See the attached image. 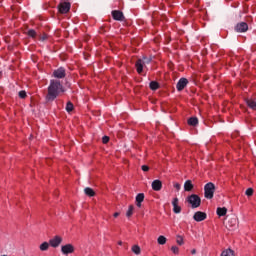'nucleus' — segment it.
I'll return each instance as SVG.
<instances>
[{
	"instance_id": "f257e3e1",
	"label": "nucleus",
	"mask_w": 256,
	"mask_h": 256,
	"mask_svg": "<svg viewBox=\"0 0 256 256\" xmlns=\"http://www.w3.org/2000/svg\"><path fill=\"white\" fill-rule=\"evenodd\" d=\"M63 84L59 80H51L50 85L48 86V93L46 95L47 103H51L59 97V93H63Z\"/></svg>"
},
{
	"instance_id": "f03ea898",
	"label": "nucleus",
	"mask_w": 256,
	"mask_h": 256,
	"mask_svg": "<svg viewBox=\"0 0 256 256\" xmlns=\"http://www.w3.org/2000/svg\"><path fill=\"white\" fill-rule=\"evenodd\" d=\"M187 203L191 205L192 209H197V207H201V197L197 194H192L186 198Z\"/></svg>"
},
{
	"instance_id": "7ed1b4c3",
	"label": "nucleus",
	"mask_w": 256,
	"mask_h": 256,
	"mask_svg": "<svg viewBox=\"0 0 256 256\" xmlns=\"http://www.w3.org/2000/svg\"><path fill=\"white\" fill-rule=\"evenodd\" d=\"M215 195V184L209 182L204 186V196L206 199H213Z\"/></svg>"
},
{
	"instance_id": "20e7f679",
	"label": "nucleus",
	"mask_w": 256,
	"mask_h": 256,
	"mask_svg": "<svg viewBox=\"0 0 256 256\" xmlns=\"http://www.w3.org/2000/svg\"><path fill=\"white\" fill-rule=\"evenodd\" d=\"M59 13L65 14L71 11V3L69 2H62L58 5Z\"/></svg>"
},
{
	"instance_id": "39448f33",
	"label": "nucleus",
	"mask_w": 256,
	"mask_h": 256,
	"mask_svg": "<svg viewBox=\"0 0 256 256\" xmlns=\"http://www.w3.org/2000/svg\"><path fill=\"white\" fill-rule=\"evenodd\" d=\"M63 243V238L61 236H54L52 239L49 240V245L52 246L54 249H57Z\"/></svg>"
},
{
	"instance_id": "423d86ee",
	"label": "nucleus",
	"mask_w": 256,
	"mask_h": 256,
	"mask_svg": "<svg viewBox=\"0 0 256 256\" xmlns=\"http://www.w3.org/2000/svg\"><path fill=\"white\" fill-rule=\"evenodd\" d=\"M249 30V25L246 22H240L235 26L237 33H245Z\"/></svg>"
},
{
	"instance_id": "0eeeda50",
	"label": "nucleus",
	"mask_w": 256,
	"mask_h": 256,
	"mask_svg": "<svg viewBox=\"0 0 256 256\" xmlns=\"http://www.w3.org/2000/svg\"><path fill=\"white\" fill-rule=\"evenodd\" d=\"M189 84V80L187 78H180L179 81L176 84L177 91H183Z\"/></svg>"
},
{
	"instance_id": "6e6552de",
	"label": "nucleus",
	"mask_w": 256,
	"mask_h": 256,
	"mask_svg": "<svg viewBox=\"0 0 256 256\" xmlns=\"http://www.w3.org/2000/svg\"><path fill=\"white\" fill-rule=\"evenodd\" d=\"M53 75L54 77H56V79H65L67 73L65 71V68L60 67L53 72Z\"/></svg>"
},
{
	"instance_id": "1a4fd4ad",
	"label": "nucleus",
	"mask_w": 256,
	"mask_h": 256,
	"mask_svg": "<svg viewBox=\"0 0 256 256\" xmlns=\"http://www.w3.org/2000/svg\"><path fill=\"white\" fill-rule=\"evenodd\" d=\"M61 252L63 253V255H69L75 252V247H73L72 244H66L61 247Z\"/></svg>"
},
{
	"instance_id": "9d476101",
	"label": "nucleus",
	"mask_w": 256,
	"mask_h": 256,
	"mask_svg": "<svg viewBox=\"0 0 256 256\" xmlns=\"http://www.w3.org/2000/svg\"><path fill=\"white\" fill-rule=\"evenodd\" d=\"M112 17L114 21H125V15H123L121 10H113Z\"/></svg>"
},
{
	"instance_id": "9b49d317",
	"label": "nucleus",
	"mask_w": 256,
	"mask_h": 256,
	"mask_svg": "<svg viewBox=\"0 0 256 256\" xmlns=\"http://www.w3.org/2000/svg\"><path fill=\"white\" fill-rule=\"evenodd\" d=\"M193 219L198 223H200L201 221H205V219H207V213L198 211L194 214Z\"/></svg>"
},
{
	"instance_id": "f8f14e48",
	"label": "nucleus",
	"mask_w": 256,
	"mask_h": 256,
	"mask_svg": "<svg viewBox=\"0 0 256 256\" xmlns=\"http://www.w3.org/2000/svg\"><path fill=\"white\" fill-rule=\"evenodd\" d=\"M145 65V62H143L142 59H138L135 63V67H136V71L137 73H139V75H141V73H143V67Z\"/></svg>"
},
{
	"instance_id": "ddd939ff",
	"label": "nucleus",
	"mask_w": 256,
	"mask_h": 256,
	"mask_svg": "<svg viewBox=\"0 0 256 256\" xmlns=\"http://www.w3.org/2000/svg\"><path fill=\"white\" fill-rule=\"evenodd\" d=\"M152 189L153 191H161L163 189V182L161 180H154L152 182Z\"/></svg>"
},
{
	"instance_id": "4468645a",
	"label": "nucleus",
	"mask_w": 256,
	"mask_h": 256,
	"mask_svg": "<svg viewBox=\"0 0 256 256\" xmlns=\"http://www.w3.org/2000/svg\"><path fill=\"white\" fill-rule=\"evenodd\" d=\"M172 205L174 213H181V206H179V198H174L172 201Z\"/></svg>"
},
{
	"instance_id": "2eb2a0df",
	"label": "nucleus",
	"mask_w": 256,
	"mask_h": 256,
	"mask_svg": "<svg viewBox=\"0 0 256 256\" xmlns=\"http://www.w3.org/2000/svg\"><path fill=\"white\" fill-rule=\"evenodd\" d=\"M143 201H145V194L144 193H139L136 196V206L141 207V203H143Z\"/></svg>"
},
{
	"instance_id": "dca6fc26",
	"label": "nucleus",
	"mask_w": 256,
	"mask_h": 256,
	"mask_svg": "<svg viewBox=\"0 0 256 256\" xmlns=\"http://www.w3.org/2000/svg\"><path fill=\"white\" fill-rule=\"evenodd\" d=\"M193 182L191 180H187L185 183H184V191H193Z\"/></svg>"
},
{
	"instance_id": "f3484780",
	"label": "nucleus",
	"mask_w": 256,
	"mask_h": 256,
	"mask_svg": "<svg viewBox=\"0 0 256 256\" xmlns=\"http://www.w3.org/2000/svg\"><path fill=\"white\" fill-rule=\"evenodd\" d=\"M216 213H217L218 217H225V215H227V208L218 207Z\"/></svg>"
},
{
	"instance_id": "a211bd4d",
	"label": "nucleus",
	"mask_w": 256,
	"mask_h": 256,
	"mask_svg": "<svg viewBox=\"0 0 256 256\" xmlns=\"http://www.w3.org/2000/svg\"><path fill=\"white\" fill-rule=\"evenodd\" d=\"M199 124V119L197 117H191L188 119V125L196 127Z\"/></svg>"
},
{
	"instance_id": "6ab92c4d",
	"label": "nucleus",
	"mask_w": 256,
	"mask_h": 256,
	"mask_svg": "<svg viewBox=\"0 0 256 256\" xmlns=\"http://www.w3.org/2000/svg\"><path fill=\"white\" fill-rule=\"evenodd\" d=\"M246 103L250 109H253V111H256V100L254 99H247Z\"/></svg>"
},
{
	"instance_id": "aec40b11",
	"label": "nucleus",
	"mask_w": 256,
	"mask_h": 256,
	"mask_svg": "<svg viewBox=\"0 0 256 256\" xmlns=\"http://www.w3.org/2000/svg\"><path fill=\"white\" fill-rule=\"evenodd\" d=\"M84 193L88 197H95V191L92 188H90V187L85 188L84 189Z\"/></svg>"
},
{
	"instance_id": "412c9836",
	"label": "nucleus",
	"mask_w": 256,
	"mask_h": 256,
	"mask_svg": "<svg viewBox=\"0 0 256 256\" xmlns=\"http://www.w3.org/2000/svg\"><path fill=\"white\" fill-rule=\"evenodd\" d=\"M149 86L152 91H157L159 89V82L151 81Z\"/></svg>"
},
{
	"instance_id": "4be33fe9",
	"label": "nucleus",
	"mask_w": 256,
	"mask_h": 256,
	"mask_svg": "<svg viewBox=\"0 0 256 256\" xmlns=\"http://www.w3.org/2000/svg\"><path fill=\"white\" fill-rule=\"evenodd\" d=\"M28 37H32V39H35L37 37V32L34 29H30L27 32Z\"/></svg>"
},
{
	"instance_id": "5701e85b",
	"label": "nucleus",
	"mask_w": 256,
	"mask_h": 256,
	"mask_svg": "<svg viewBox=\"0 0 256 256\" xmlns=\"http://www.w3.org/2000/svg\"><path fill=\"white\" fill-rule=\"evenodd\" d=\"M40 251H48L49 250V243L48 242H43L40 247Z\"/></svg>"
},
{
	"instance_id": "b1692460",
	"label": "nucleus",
	"mask_w": 256,
	"mask_h": 256,
	"mask_svg": "<svg viewBox=\"0 0 256 256\" xmlns=\"http://www.w3.org/2000/svg\"><path fill=\"white\" fill-rule=\"evenodd\" d=\"M157 241L159 245H165V243H167V238L165 236H159Z\"/></svg>"
},
{
	"instance_id": "393cba45",
	"label": "nucleus",
	"mask_w": 256,
	"mask_h": 256,
	"mask_svg": "<svg viewBox=\"0 0 256 256\" xmlns=\"http://www.w3.org/2000/svg\"><path fill=\"white\" fill-rule=\"evenodd\" d=\"M135 207L133 205H130L127 212H126V217H131L133 215Z\"/></svg>"
},
{
	"instance_id": "a878e982",
	"label": "nucleus",
	"mask_w": 256,
	"mask_h": 256,
	"mask_svg": "<svg viewBox=\"0 0 256 256\" xmlns=\"http://www.w3.org/2000/svg\"><path fill=\"white\" fill-rule=\"evenodd\" d=\"M132 251L135 253V255H140L141 254V248L139 247V245H134L132 247Z\"/></svg>"
},
{
	"instance_id": "bb28decb",
	"label": "nucleus",
	"mask_w": 256,
	"mask_h": 256,
	"mask_svg": "<svg viewBox=\"0 0 256 256\" xmlns=\"http://www.w3.org/2000/svg\"><path fill=\"white\" fill-rule=\"evenodd\" d=\"M66 111H67L68 113H71V111H73V103L68 102V103L66 104Z\"/></svg>"
},
{
	"instance_id": "cd10ccee",
	"label": "nucleus",
	"mask_w": 256,
	"mask_h": 256,
	"mask_svg": "<svg viewBox=\"0 0 256 256\" xmlns=\"http://www.w3.org/2000/svg\"><path fill=\"white\" fill-rule=\"evenodd\" d=\"M171 251H172V253H174V255H179V247L172 246Z\"/></svg>"
},
{
	"instance_id": "c85d7f7f",
	"label": "nucleus",
	"mask_w": 256,
	"mask_h": 256,
	"mask_svg": "<svg viewBox=\"0 0 256 256\" xmlns=\"http://www.w3.org/2000/svg\"><path fill=\"white\" fill-rule=\"evenodd\" d=\"M19 97L20 99H25V97H27V92H25V90H21L19 92Z\"/></svg>"
},
{
	"instance_id": "c756f323",
	"label": "nucleus",
	"mask_w": 256,
	"mask_h": 256,
	"mask_svg": "<svg viewBox=\"0 0 256 256\" xmlns=\"http://www.w3.org/2000/svg\"><path fill=\"white\" fill-rule=\"evenodd\" d=\"M245 195H247V197L253 196V188H248L245 192Z\"/></svg>"
},
{
	"instance_id": "7c9ffc66",
	"label": "nucleus",
	"mask_w": 256,
	"mask_h": 256,
	"mask_svg": "<svg viewBox=\"0 0 256 256\" xmlns=\"http://www.w3.org/2000/svg\"><path fill=\"white\" fill-rule=\"evenodd\" d=\"M142 60H143L144 65L145 64L149 65V63H151V61H152V59L148 58V57H144Z\"/></svg>"
},
{
	"instance_id": "2f4dec72",
	"label": "nucleus",
	"mask_w": 256,
	"mask_h": 256,
	"mask_svg": "<svg viewBox=\"0 0 256 256\" xmlns=\"http://www.w3.org/2000/svg\"><path fill=\"white\" fill-rule=\"evenodd\" d=\"M102 143H104V145H107V143H109V136L102 137Z\"/></svg>"
},
{
	"instance_id": "473e14b6",
	"label": "nucleus",
	"mask_w": 256,
	"mask_h": 256,
	"mask_svg": "<svg viewBox=\"0 0 256 256\" xmlns=\"http://www.w3.org/2000/svg\"><path fill=\"white\" fill-rule=\"evenodd\" d=\"M176 242L178 245H183V237L178 236Z\"/></svg>"
},
{
	"instance_id": "72a5a7b5",
	"label": "nucleus",
	"mask_w": 256,
	"mask_h": 256,
	"mask_svg": "<svg viewBox=\"0 0 256 256\" xmlns=\"http://www.w3.org/2000/svg\"><path fill=\"white\" fill-rule=\"evenodd\" d=\"M40 41H47V34L40 36Z\"/></svg>"
},
{
	"instance_id": "f704fd0d",
	"label": "nucleus",
	"mask_w": 256,
	"mask_h": 256,
	"mask_svg": "<svg viewBox=\"0 0 256 256\" xmlns=\"http://www.w3.org/2000/svg\"><path fill=\"white\" fill-rule=\"evenodd\" d=\"M142 171H144V172L149 171V166L143 165V166H142Z\"/></svg>"
},
{
	"instance_id": "c9c22d12",
	"label": "nucleus",
	"mask_w": 256,
	"mask_h": 256,
	"mask_svg": "<svg viewBox=\"0 0 256 256\" xmlns=\"http://www.w3.org/2000/svg\"><path fill=\"white\" fill-rule=\"evenodd\" d=\"M174 188L177 189V191H179V189H181V184L179 183L174 184Z\"/></svg>"
},
{
	"instance_id": "e433bc0d",
	"label": "nucleus",
	"mask_w": 256,
	"mask_h": 256,
	"mask_svg": "<svg viewBox=\"0 0 256 256\" xmlns=\"http://www.w3.org/2000/svg\"><path fill=\"white\" fill-rule=\"evenodd\" d=\"M195 253H197V250L193 249V250L191 251V254H192V255H195Z\"/></svg>"
},
{
	"instance_id": "4c0bfd02",
	"label": "nucleus",
	"mask_w": 256,
	"mask_h": 256,
	"mask_svg": "<svg viewBox=\"0 0 256 256\" xmlns=\"http://www.w3.org/2000/svg\"><path fill=\"white\" fill-rule=\"evenodd\" d=\"M119 216V212L114 213V217H118Z\"/></svg>"
},
{
	"instance_id": "58836bf2",
	"label": "nucleus",
	"mask_w": 256,
	"mask_h": 256,
	"mask_svg": "<svg viewBox=\"0 0 256 256\" xmlns=\"http://www.w3.org/2000/svg\"><path fill=\"white\" fill-rule=\"evenodd\" d=\"M118 245H123V242H122V241H119V242H118Z\"/></svg>"
},
{
	"instance_id": "ea45409f",
	"label": "nucleus",
	"mask_w": 256,
	"mask_h": 256,
	"mask_svg": "<svg viewBox=\"0 0 256 256\" xmlns=\"http://www.w3.org/2000/svg\"><path fill=\"white\" fill-rule=\"evenodd\" d=\"M1 75H3V72H2V71H0V77H1Z\"/></svg>"
}]
</instances>
